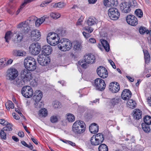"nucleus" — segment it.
<instances>
[{"label": "nucleus", "instance_id": "1", "mask_svg": "<svg viewBox=\"0 0 151 151\" xmlns=\"http://www.w3.org/2000/svg\"><path fill=\"white\" fill-rule=\"evenodd\" d=\"M95 58L92 54H86L84 57V60H80L78 63L83 68H87L89 64L93 63L94 62Z\"/></svg>", "mask_w": 151, "mask_h": 151}, {"label": "nucleus", "instance_id": "2", "mask_svg": "<svg viewBox=\"0 0 151 151\" xmlns=\"http://www.w3.org/2000/svg\"><path fill=\"white\" fill-rule=\"evenodd\" d=\"M24 65L25 68L29 71H33L36 68V62L34 58L27 57L24 60Z\"/></svg>", "mask_w": 151, "mask_h": 151}, {"label": "nucleus", "instance_id": "3", "mask_svg": "<svg viewBox=\"0 0 151 151\" xmlns=\"http://www.w3.org/2000/svg\"><path fill=\"white\" fill-rule=\"evenodd\" d=\"M85 127L86 124L83 121H76L73 124V131L76 134H81L85 131Z\"/></svg>", "mask_w": 151, "mask_h": 151}, {"label": "nucleus", "instance_id": "4", "mask_svg": "<svg viewBox=\"0 0 151 151\" xmlns=\"http://www.w3.org/2000/svg\"><path fill=\"white\" fill-rule=\"evenodd\" d=\"M58 47L62 51H66L70 50L72 47V44L68 39L62 38L60 41Z\"/></svg>", "mask_w": 151, "mask_h": 151}, {"label": "nucleus", "instance_id": "5", "mask_svg": "<svg viewBox=\"0 0 151 151\" xmlns=\"http://www.w3.org/2000/svg\"><path fill=\"white\" fill-rule=\"evenodd\" d=\"M47 40L48 44L52 46L59 45L60 38L58 35L54 33H49L47 36Z\"/></svg>", "mask_w": 151, "mask_h": 151}, {"label": "nucleus", "instance_id": "6", "mask_svg": "<svg viewBox=\"0 0 151 151\" xmlns=\"http://www.w3.org/2000/svg\"><path fill=\"white\" fill-rule=\"evenodd\" d=\"M18 72L15 68H11L8 69L6 71V79L12 81L14 80L18 76Z\"/></svg>", "mask_w": 151, "mask_h": 151}, {"label": "nucleus", "instance_id": "7", "mask_svg": "<svg viewBox=\"0 0 151 151\" xmlns=\"http://www.w3.org/2000/svg\"><path fill=\"white\" fill-rule=\"evenodd\" d=\"M93 86L96 89L101 91L105 89L106 84L103 79L100 78H97L95 80Z\"/></svg>", "mask_w": 151, "mask_h": 151}, {"label": "nucleus", "instance_id": "8", "mask_svg": "<svg viewBox=\"0 0 151 151\" xmlns=\"http://www.w3.org/2000/svg\"><path fill=\"white\" fill-rule=\"evenodd\" d=\"M108 15L111 19L116 20L119 18L120 16V13L116 8H110L108 10Z\"/></svg>", "mask_w": 151, "mask_h": 151}, {"label": "nucleus", "instance_id": "9", "mask_svg": "<svg viewBox=\"0 0 151 151\" xmlns=\"http://www.w3.org/2000/svg\"><path fill=\"white\" fill-rule=\"evenodd\" d=\"M31 53L34 55L38 54L41 50V46L38 43H32L29 47Z\"/></svg>", "mask_w": 151, "mask_h": 151}, {"label": "nucleus", "instance_id": "10", "mask_svg": "<svg viewBox=\"0 0 151 151\" xmlns=\"http://www.w3.org/2000/svg\"><path fill=\"white\" fill-rule=\"evenodd\" d=\"M21 93L26 98H30L33 94V91L31 87L28 86H24L22 89Z\"/></svg>", "mask_w": 151, "mask_h": 151}, {"label": "nucleus", "instance_id": "11", "mask_svg": "<svg viewBox=\"0 0 151 151\" xmlns=\"http://www.w3.org/2000/svg\"><path fill=\"white\" fill-rule=\"evenodd\" d=\"M37 60L40 64L43 66L47 65L50 61V58L43 54L39 55Z\"/></svg>", "mask_w": 151, "mask_h": 151}, {"label": "nucleus", "instance_id": "12", "mask_svg": "<svg viewBox=\"0 0 151 151\" xmlns=\"http://www.w3.org/2000/svg\"><path fill=\"white\" fill-rule=\"evenodd\" d=\"M131 5L130 3L122 2L120 4V9L122 12L128 13L131 11Z\"/></svg>", "mask_w": 151, "mask_h": 151}, {"label": "nucleus", "instance_id": "13", "mask_svg": "<svg viewBox=\"0 0 151 151\" xmlns=\"http://www.w3.org/2000/svg\"><path fill=\"white\" fill-rule=\"evenodd\" d=\"M96 71L99 76L102 78H105L108 76V72L106 69L103 66L98 68Z\"/></svg>", "mask_w": 151, "mask_h": 151}, {"label": "nucleus", "instance_id": "14", "mask_svg": "<svg viewBox=\"0 0 151 151\" xmlns=\"http://www.w3.org/2000/svg\"><path fill=\"white\" fill-rule=\"evenodd\" d=\"M127 23L132 26H135L137 24V18L133 15H129L126 18Z\"/></svg>", "mask_w": 151, "mask_h": 151}, {"label": "nucleus", "instance_id": "15", "mask_svg": "<svg viewBox=\"0 0 151 151\" xmlns=\"http://www.w3.org/2000/svg\"><path fill=\"white\" fill-rule=\"evenodd\" d=\"M109 89L112 92L116 93L120 89L119 84L116 82H112L110 84Z\"/></svg>", "mask_w": 151, "mask_h": 151}, {"label": "nucleus", "instance_id": "16", "mask_svg": "<svg viewBox=\"0 0 151 151\" xmlns=\"http://www.w3.org/2000/svg\"><path fill=\"white\" fill-rule=\"evenodd\" d=\"M30 37L32 40L35 41H37L40 38L41 34L38 30H33L31 32Z\"/></svg>", "mask_w": 151, "mask_h": 151}, {"label": "nucleus", "instance_id": "17", "mask_svg": "<svg viewBox=\"0 0 151 151\" xmlns=\"http://www.w3.org/2000/svg\"><path fill=\"white\" fill-rule=\"evenodd\" d=\"M17 27L22 28V31L24 33L28 32L30 29L28 23L26 21L22 22L18 24L17 25Z\"/></svg>", "mask_w": 151, "mask_h": 151}, {"label": "nucleus", "instance_id": "18", "mask_svg": "<svg viewBox=\"0 0 151 151\" xmlns=\"http://www.w3.org/2000/svg\"><path fill=\"white\" fill-rule=\"evenodd\" d=\"M26 81L25 80L19 76L14 81L13 83L17 86L19 87L24 85Z\"/></svg>", "mask_w": 151, "mask_h": 151}, {"label": "nucleus", "instance_id": "19", "mask_svg": "<svg viewBox=\"0 0 151 151\" xmlns=\"http://www.w3.org/2000/svg\"><path fill=\"white\" fill-rule=\"evenodd\" d=\"M101 44L99 43L98 45V47L102 50V47H103L106 52L109 51L110 47L107 41L104 40H101Z\"/></svg>", "mask_w": 151, "mask_h": 151}, {"label": "nucleus", "instance_id": "20", "mask_svg": "<svg viewBox=\"0 0 151 151\" xmlns=\"http://www.w3.org/2000/svg\"><path fill=\"white\" fill-rule=\"evenodd\" d=\"M31 75V73L26 69L23 70L21 73V77L27 81L29 80Z\"/></svg>", "mask_w": 151, "mask_h": 151}, {"label": "nucleus", "instance_id": "21", "mask_svg": "<svg viewBox=\"0 0 151 151\" xmlns=\"http://www.w3.org/2000/svg\"><path fill=\"white\" fill-rule=\"evenodd\" d=\"M132 93L128 89L124 90L122 93L121 97L124 100H127L129 99L131 96Z\"/></svg>", "mask_w": 151, "mask_h": 151}, {"label": "nucleus", "instance_id": "22", "mask_svg": "<svg viewBox=\"0 0 151 151\" xmlns=\"http://www.w3.org/2000/svg\"><path fill=\"white\" fill-rule=\"evenodd\" d=\"M84 29L86 31L88 32V33L83 32H82L83 35L84 37L86 39H88L91 36L90 33L92 32L93 30V29L91 27H87L86 26L84 27Z\"/></svg>", "mask_w": 151, "mask_h": 151}, {"label": "nucleus", "instance_id": "23", "mask_svg": "<svg viewBox=\"0 0 151 151\" xmlns=\"http://www.w3.org/2000/svg\"><path fill=\"white\" fill-rule=\"evenodd\" d=\"M42 51L44 52L45 55H48L50 54L52 51L51 47L48 45H46L42 47Z\"/></svg>", "mask_w": 151, "mask_h": 151}, {"label": "nucleus", "instance_id": "24", "mask_svg": "<svg viewBox=\"0 0 151 151\" xmlns=\"http://www.w3.org/2000/svg\"><path fill=\"white\" fill-rule=\"evenodd\" d=\"M34 94V99L35 101H38L41 100L42 96V94L40 91H36Z\"/></svg>", "mask_w": 151, "mask_h": 151}, {"label": "nucleus", "instance_id": "25", "mask_svg": "<svg viewBox=\"0 0 151 151\" xmlns=\"http://www.w3.org/2000/svg\"><path fill=\"white\" fill-rule=\"evenodd\" d=\"M89 129L91 133L94 134L98 132L99 127L96 123H93L90 126Z\"/></svg>", "mask_w": 151, "mask_h": 151}, {"label": "nucleus", "instance_id": "26", "mask_svg": "<svg viewBox=\"0 0 151 151\" xmlns=\"http://www.w3.org/2000/svg\"><path fill=\"white\" fill-rule=\"evenodd\" d=\"M86 24L88 25L87 27L95 25L97 23V21L96 19L94 17H91L86 21Z\"/></svg>", "mask_w": 151, "mask_h": 151}, {"label": "nucleus", "instance_id": "27", "mask_svg": "<svg viewBox=\"0 0 151 151\" xmlns=\"http://www.w3.org/2000/svg\"><path fill=\"white\" fill-rule=\"evenodd\" d=\"M121 101V99L120 98H115L111 99L110 100L109 105L111 107H113Z\"/></svg>", "mask_w": 151, "mask_h": 151}, {"label": "nucleus", "instance_id": "28", "mask_svg": "<svg viewBox=\"0 0 151 151\" xmlns=\"http://www.w3.org/2000/svg\"><path fill=\"white\" fill-rule=\"evenodd\" d=\"M133 117L135 119H139L142 117V111L139 109H136L133 111Z\"/></svg>", "mask_w": 151, "mask_h": 151}, {"label": "nucleus", "instance_id": "29", "mask_svg": "<svg viewBox=\"0 0 151 151\" xmlns=\"http://www.w3.org/2000/svg\"><path fill=\"white\" fill-rule=\"evenodd\" d=\"M48 17L45 15L40 19H37L35 22V25L36 27H39L45 20L46 18H48Z\"/></svg>", "mask_w": 151, "mask_h": 151}, {"label": "nucleus", "instance_id": "30", "mask_svg": "<svg viewBox=\"0 0 151 151\" xmlns=\"http://www.w3.org/2000/svg\"><path fill=\"white\" fill-rule=\"evenodd\" d=\"M127 105L129 108L133 109L136 107V103L135 101L132 99H129L127 102Z\"/></svg>", "mask_w": 151, "mask_h": 151}, {"label": "nucleus", "instance_id": "31", "mask_svg": "<svg viewBox=\"0 0 151 151\" xmlns=\"http://www.w3.org/2000/svg\"><path fill=\"white\" fill-rule=\"evenodd\" d=\"M95 137L100 143L102 142L104 140V136L101 133L96 134V135H95Z\"/></svg>", "mask_w": 151, "mask_h": 151}, {"label": "nucleus", "instance_id": "32", "mask_svg": "<svg viewBox=\"0 0 151 151\" xmlns=\"http://www.w3.org/2000/svg\"><path fill=\"white\" fill-rule=\"evenodd\" d=\"M90 142L91 145L94 146L98 145L100 144L95 137V135H93L91 138Z\"/></svg>", "mask_w": 151, "mask_h": 151}, {"label": "nucleus", "instance_id": "33", "mask_svg": "<svg viewBox=\"0 0 151 151\" xmlns=\"http://www.w3.org/2000/svg\"><path fill=\"white\" fill-rule=\"evenodd\" d=\"M145 56V59L146 63L148 64L149 63L150 60V56L149 52L147 50H143Z\"/></svg>", "mask_w": 151, "mask_h": 151}, {"label": "nucleus", "instance_id": "34", "mask_svg": "<svg viewBox=\"0 0 151 151\" xmlns=\"http://www.w3.org/2000/svg\"><path fill=\"white\" fill-rule=\"evenodd\" d=\"M24 52L22 50H14L12 52L13 55L16 56H23L24 55Z\"/></svg>", "mask_w": 151, "mask_h": 151}, {"label": "nucleus", "instance_id": "35", "mask_svg": "<svg viewBox=\"0 0 151 151\" xmlns=\"http://www.w3.org/2000/svg\"><path fill=\"white\" fill-rule=\"evenodd\" d=\"M58 37L59 38L60 37H63L66 34V31L64 29H60L58 30L57 31Z\"/></svg>", "mask_w": 151, "mask_h": 151}, {"label": "nucleus", "instance_id": "36", "mask_svg": "<svg viewBox=\"0 0 151 151\" xmlns=\"http://www.w3.org/2000/svg\"><path fill=\"white\" fill-rule=\"evenodd\" d=\"M47 111L45 108L42 109L39 111V115L41 117H45L47 115Z\"/></svg>", "mask_w": 151, "mask_h": 151}, {"label": "nucleus", "instance_id": "37", "mask_svg": "<svg viewBox=\"0 0 151 151\" xmlns=\"http://www.w3.org/2000/svg\"><path fill=\"white\" fill-rule=\"evenodd\" d=\"M82 48V47L80 42H76L74 43L73 48L75 50H80Z\"/></svg>", "mask_w": 151, "mask_h": 151}, {"label": "nucleus", "instance_id": "38", "mask_svg": "<svg viewBox=\"0 0 151 151\" xmlns=\"http://www.w3.org/2000/svg\"><path fill=\"white\" fill-rule=\"evenodd\" d=\"M99 151H108L107 146L104 144L100 145L98 148Z\"/></svg>", "mask_w": 151, "mask_h": 151}, {"label": "nucleus", "instance_id": "39", "mask_svg": "<svg viewBox=\"0 0 151 151\" xmlns=\"http://www.w3.org/2000/svg\"><path fill=\"white\" fill-rule=\"evenodd\" d=\"M149 125L146 124H142V128L143 131L146 133H148L150 132V129Z\"/></svg>", "mask_w": 151, "mask_h": 151}, {"label": "nucleus", "instance_id": "40", "mask_svg": "<svg viewBox=\"0 0 151 151\" xmlns=\"http://www.w3.org/2000/svg\"><path fill=\"white\" fill-rule=\"evenodd\" d=\"M5 106L8 110H9L10 109H13L14 107V104L11 101H8L6 103Z\"/></svg>", "mask_w": 151, "mask_h": 151}, {"label": "nucleus", "instance_id": "41", "mask_svg": "<svg viewBox=\"0 0 151 151\" xmlns=\"http://www.w3.org/2000/svg\"><path fill=\"white\" fill-rule=\"evenodd\" d=\"M12 33L10 31L7 32L6 33L4 38L5 39L6 42H8L9 40L11 38Z\"/></svg>", "mask_w": 151, "mask_h": 151}, {"label": "nucleus", "instance_id": "42", "mask_svg": "<svg viewBox=\"0 0 151 151\" xmlns=\"http://www.w3.org/2000/svg\"><path fill=\"white\" fill-rule=\"evenodd\" d=\"M144 124H146L150 125L151 124V117L148 116H146L144 118Z\"/></svg>", "mask_w": 151, "mask_h": 151}, {"label": "nucleus", "instance_id": "43", "mask_svg": "<svg viewBox=\"0 0 151 151\" xmlns=\"http://www.w3.org/2000/svg\"><path fill=\"white\" fill-rule=\"evenodd\" d=\"M6 60V58H3L0 59V69H1L6 66L5 62Z\"/></svg>", "mask_w": 151, "mask_h": 151}, {"label": "nucleus", "instance_id": "44", "mask_svg": "<svg viewBox=\"0 0 151 151\" xmlns=\"http://www.w3.org/2000/svg\"><path fill=\"white\" fill-rule=\"evenodd\" d=\"M16 37L17 42H19L22 40L23 35L22 33L19 32L16 35Z\"/></svg>", "mask_w": 151, "mask_h": 151}, {"label": "nucleus", "instance_id": "45", "mask_svg": "<svg viewBox=\"0 0 151 151\" xmlns=\"http://www.w3.org/2000/svg\"><path fill=\"white\" fill-rule=\"evenodd\" d=\"M135 14L139 17L141 18L143 16V12L140 9H138L136 10L135 12Z\"/></svg>", "mask_w": 151, "mask_h": 151}, {"label": "nucleus", "instance_id": "46", "mask_svg": "<svg viewBox=\"0 0 151 151\" xmlns=\"http://www.w3.org/2000/svg\"><path fill=\"white\" fill-rule=\"evenodd\" d=\"M67 119L69 122H73L75 120V117L74 115L69 114L67 116Z\"/></svg>", "mask_w": 151, "mask_h": 151}, {"label": "nucleus", "instance_id": "47", "mask_svg": "<svg viewBox=\"0 0 151 151\" xmlns=\"http://www.w3.org/2000/svg\"><path fill=\"white\" fill-rule=\"evenodd\" d=\"M6 127H3L2 129H3V130L4 131H11L12 130V125H11V124L8 123V124H7L6 125H5Z\"/></svg>", "mask_w": 151, "mask_h": 151}, {"label": "nucleus", "instance_id": "48", "mask_svg": "<svg viewBox=\"0 0 151 151\" xmlns=\"http://www.w3.org/2000/svg\"><path fill=\"white\" fill-rule=\"evenodd\" d=\"M50 17L53 19H57L59 18L60 16V15L58 13H52L50 14Z\"/></svg>", "mask_w": 151, "mask_h": 151}, {"label": "nucleus", "instance_id": "49", "mask_svg": "<svg viewBox=\"0 0 151 151\" xmlns=\"http://www.w3.org/2000/svg\"><path fill=\"white\" fill-rule=\"evenodd\" d=\"M21 143L24 146L27 147L30 150H32L33 149V147L32 145L30 143H29V145H28L24 141H21Z\"/></svg>", "mask_w": 151, "mask_h": 151}, {"label": "nucleus", "instance_id": "50", "mask_svg": "<svg viewBox=\"0 0 151 151\" xmlns=\"http://www.w3.org/2000/svg\"><path fill=\"white\" fill-rule=\"evenodd\" d=\"M4 131L2 129L0 131V137L1 139L5 140L6 139V134Z\"/></svg>", "mask_w": 151, "mask_h": 151}, {"label": "nucleus", "instance_id": "51", "mask_svg": "<svg viewBox=\"0 0 151 151\" xmlns=\"http://www.w3.org/2000/svg\"><path fill=\"white\" fill-rule=\"evenodd\" d=\"M53 107L56 109H59L60 108V103L58 101H55L53 103Z\"/></svg>", "mask_w": 151, "mask_h": 151}, {"label": "nucleus", "instance_id": "52", "mask_svg": "<svg viewBox=\"0 0 151 151\" xmlns=\"http://www.w3.org/2000/svg\"><path fill=\"white\" fill-rule=\"evenodd\" d=\"M50 120L51 122L55 123L58 122V119L56 116H53L50 117Z\"/></svg>", "mask_w": 151, "mask_h": 151}, {"label": "nucleus", "instance_id": "53", "mask_svg": "<svg viewBox=\"0 0 151 151\" xmlns=\"http://www.w3.org/2000/svg\"><path fill=\"white\" fill-rule=\"evenodd\" d=\"M35 106L36 108H40L42 106V103L40 102L39 101H35Z\"/></svg>", "mask_w": 151, "mask_h": 151}, {"label": "nucleus", "instance_id": "54", "mask_svg": "<svg viewBox=\"0 0 151 151\" xmlns=\"http://www.w3.org/2000/svg\"><path fill=\"white\" fill-rule=\"evenodd\" d=\"M146 28L145 27H141L139 29V32L141 34H143L145 33Z\"/></svg>", "mask_w": 151, "mask_h": 151}, {"label": "nucleus", "instance_id": "55", "mask_svg": "<svg viewBox=\"0 0 151 151\" xmlns=\"http://www.w3.org/2000/svg\"><path fill=\"white\" fill-rule=\"evenodd\" d=\"M65 5V4L63 2H60L57 3V8H62Z\"/></svg>", "mask_w": 151, "mask_h": 151}, {"label": "nucleus", "instance_id": "56", "mask_svg": "<svg viewBox=\"0 0 151 151\" xmlns=\"http://www.w3.org/2000/svg\"><path fill=\"white\" fill-rule=\"evenodd\" d=\"M8 123H9L4 119H0V124L3 126H5L7 124H8Z\"/></svg>", "mask_w": 151, "mask_h": 151}, {"label": "nucleus", "instance_id": "57", "mask_svg": "<svg viewBox=\"0 0 151 151\" xmlns=\"http://www.w3.org/2000/svg\"><path fill=\"white\" fill-rule=\"evenodd\" d=\"M115 0H110L109 1L107 4V6H112L115 4Z\"/></svg>", "mask_w": 151, "mask_h": 151}, {"label": "nucleus", "instance_id": "58", "mask_svg": "<svg viewBox=\"0 0 151 151\" xmlns=\"http://www.w3.org/2000/svg\"><path fill=\"white\" fill-rule=\"evenodd\" d=\"M83 20V17H81L78 20V21L77 22L76 25L77 26L80 25L81 24V22H82Z\"/></svg>", "mask_w": 151, "mask_h": 151}, {"label": "nucleus", "instance_id": "59", "mask_svg": "<svg viewBox=\"0 0 151 151\" xmlns=\"http://www.w3.org/2000/svg\"><path fill=\"white\" fill-rule=\"evenodd\" d=\"M51 2L50 1H43L40 5L41 7H43L45 6L46 4H47Z\"/></svg>", "mask_w": 151, "mask_h": 151}, {"label": "nucleus", "instance_id": "60", "mask_svg": "<svg viewBox=\"0 0 151 151\" xmlns=\"http://www.w3.org/2000/svg\"><path fill=\"white\" fill-rule=\"evenodd\" d=\"M51 2L50 1H43L40 5L41 7H43L45 6L46 4H47Z\"/></svg>", "mask_w": 151, "mask_h": 151}, {"label": "nucleus", "instance_id": "61", "mask_svg": "<svg viewBox=\"0 0 151 151\" xmlns=\"http://www.w3.org/2000/svg\"><path fill=\"white\" fill-rule=\"evenodd\" d=\"M51 2L50 1H43L40 5L41 7H43L45 6L46 4H47Z\"/></svg>", "mask_w": 151, "mask_h": 151}, {"label": "nucleus", "instance_id": "62", "mask_svg": "<svg viewBox=\"0 0 151 151\" xmlns=\"http://www.w3.org/2000/svg\"><path fill=\"white\" fill-rule=\"evenodd\" d=\"M108 61L109 63H110L112 67L114 68L115 69L116 68V66L114 62L111 60H109Z\"/></svg>", "mask_w": 151, "mask_h": 151}, {"label": "nucleus", "instance_id": "63", "mask_svg": "<svg viewBox=\"0 0 151 151\" xmlns=\"http://www.w3.org/2000/svg\"><path fill=\"white\" fill-rule=\"evenodd\" d=\"M13 60L12 59H10L7 62L5 61V63L6 64V66L7 65L11 64L13 62Z\"/></svg>", "mask_w": 151, "mask_h": 151}, {"label": "nucleus", "instance_id": "64", "mask_svg": "<svg viewBox=\"0 0 151 151\" xmlns=\"http://www.w3.org/2000/svg\"><path fill=\"white\" fill-rule=\"evenodd\" d=\"M130 4L131 5H132L133 6H135L137 4L135 0H130Z\"/></svg>", "mask_w": 151, "mask_h": 151}]
</instances>
